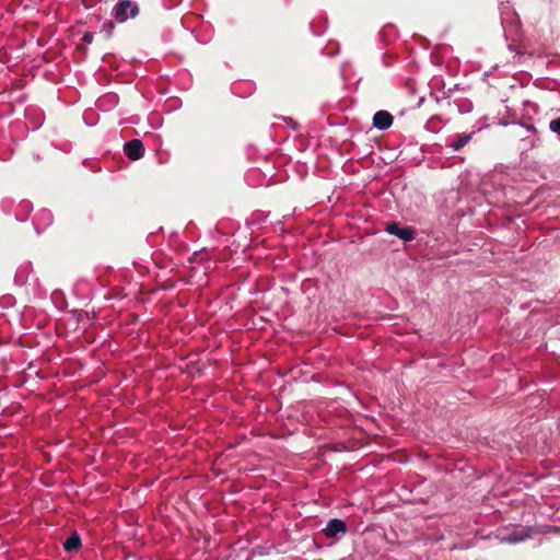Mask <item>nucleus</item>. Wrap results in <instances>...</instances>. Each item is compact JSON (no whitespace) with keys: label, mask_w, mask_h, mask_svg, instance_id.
<instances>
[{"label":"nucleus","mask_w":560,"mask_h":560,"mask_svg":"<svg viewBox=\"0 0 560 560\" xmlns=\"http://www.w3.org/2000/svg\"><path fill=\"white\" fill-rule=\"evenodd\" d=\"M139 12V5L136 2L131 0H120L115 4L112 15L117 22L124 23L128 19H135Z\"/></svg>","instance_id":"obj_1"},{"label":"nucleus","mask_w":560,"mask_h":560,"mask_svg":"<svg viewBox=\"0 0 560 560\" xmlns=\"http://www.w3.org/2000/svg\"><path fill=\"white\" fill-rule=\"evenodd\" d=\"M124 153L131 161H137L143 156L144 147L141 140L131 139L124 144Z\"/></svg>","instance_id":"obj_2"},{"label":"nucleus","mask_w":560,"mask_h":560,"mask_svg":"<svg viewBox=\"0 0 560 560\" xmlns=\"http://www.w3.org/2000/svg\"><path fill=\"white\" fill-rule=\"evenodd\" d=\"M389 234L399 237L405 242H410L415 238V230L411 228H400L397 222H389L385 229Z\"/></svg>","instance_id":"obj_3"},{"label":"nucleus","mask_w":560,"mask_h":560,"mask_svg":"<svg viewBox=\"0 0 560 560\" xmlns=\"http://www.w3.org/2000/svg\"><path fill=\"white\" fill-rule=\"evenodd\" d=\"M323 532L326 537L335 538L339 534H346L347 525L342 520L332 518L327 523V526Z\"/></svg>","instance_id":"obj_4"},{"label":"nucleus","mask_w":560,"mask_h":560,"mask_svg":"<svg viewBox=\"0 0 560 560\" xmlns=\"http://www.w3.org/2000/svg\"><path fill=\"white\" fill-rule=\"evenodd\" d=\"M394 118L387 110H378L373 116V127L385 130L393 125Z\"/></svg>","instance_id":"obj_5"},{"label":"nucleus","mask_w":560,"mask_h":560,"mask_svg":"<svg viewBox=\"0 0 560 560\" xmlns=\"http://www.w3.org/2000/svg\"><path fill=\"white\" fill-rule=\"evenodd\" d=\"M80 546H81V538L77 533H73L63 542V548L68 552L78 550L80 548Z\"/></svg>","instance_id":"obj_6"},{"label":"nucleus","mask_w":560,"mask_h":560,"mask_svg":"<svg viewBox=\"0 0 560 560\" xmlns=\"http://www.w3.org/2000/svg\"><path fill=\"white\" fill-rule=\"evenodd\" d=\"M470 133H460L457 136V139L450 144V147L453 148L454 151H459L470 141Z\"/></svg>","instance_id":"obj_7"},{"label":"nucleus","mask_w":560,"mask_h":560,"mask_svg":"<svg viewBox=\"0 0 560 560\" xmlns=\"http://www.w3.org/2000/svg\"><path fill=\"white\" fill-rule=\"evenodd\" d=\"M549 129L557 133L558 136H560V117L559 118H556V119H552L550 122H549Z\"/></svg>","instance_id":"obj_8"},{"label":"nucleus","mask_w":560,"mask_h":560,"mask_svg":"<svg viewBox=\"0 0 560 560\" xmlns=\"http://www.w3.org/2000/svg\"><path fill=\"white\" fill-rule=\"evenodd\" d=\"M114 27V23L110 21L104 23L103 30L106 31L108 37L112 36Z\"/></svg>","instance_id":"obj_9"},{"label":"nucleus","mask_w":560,"mask_h":560,"mask_svg":"<svg viewBox=\"0 0 560 560\" xmlns=\"http://www.w3.org/2000/svg\"><path fill=\"white\" fill-rule=\"evenodd\" d=\"M523 539H524V536H518L515 533L509 535V537L506 538V540L509 542H518V541H521Z\"/></svg>","instance_id":"obj_10"},{"label":"nucleus","mask_w":560,"mask_h":560,"mask_svg":"<svg viewBox=\"0 0 560 560\" xmlns=\"http://www.w3.org/2000/svg\"><path fill=\"white\" fill-rule=\"evenodd\" d=\"M93 38H94L93 33L86 32V33H84V35L82 37V42L85 44H91L93 42Z\"/></svg>","instance_id":"obj_11"},{"label":"nucleus","mask_w":560,"mask_h":560,"mask_svg":"<svg viewBox=\"0 0 560 560\" xmlns=\"http://www.w3.org/2000/svg\"><path fill=\"white\" fill-rule=\"evenodd\" d=\"M528 129L535 131L534 126H529Z\"/></svg>","instance_id":"obj_12"}]
</instances>
